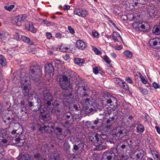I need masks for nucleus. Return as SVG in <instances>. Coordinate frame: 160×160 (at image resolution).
Wrapping results in <instances>:
<instances>
[{
	"mask_svg": "<svg viewBox=\"0 0 160 160\" xmlns=\"http://www.w3.org/2000/svg\"><path fill=\"white\" fill-rule=\"evenodd\" d=\"M30 72L32 79L38 81L42 75V72L40 67L38 65H34L31 67Z\"/></svg>",
	"mask_w": 160,
	"mask_h": 160,
	"instance_id": "f257e3e1",
	"label": "nucleus"
},
{
	"mask_svg": "<svg viewBox=\"0 0 160 160\" xmlns=\"http://www.w3.org/2000/svg\"><path fill=\"white\" fill-rule=\"evenodd\" d=\"M71 77L68 74H64L62 75V78L59 80V83L62 88L66 90L70 87Z\"/></svg>",
	"mask_w": 160,
	"mask_h": 160,
	"instance_id": "f03ea898",
	"label": "nucleus"
},
{
	"mask_svg": "<svg viewBox=\"0 0 160 160\" xmlns=\"http://www.w3.org/2000/svg\"><path fill=\"white\" fill-rule=\"evenodd\" d=\"M124 128L119 126L113 129L111 131V133L114 137H117L118 139H121L124 136Z\"/></svg>",
	"mask_w": 160,
	"mask_h": 160,
	"instance_id": "7ed1b4c3",
	"label": "nucleus"
},
{
	"mask_svg": "<svg viewBox=\"0 0 160 160\" xmlns=\"http://www.w3.org/2000/svg\"><path fill=\"white\" fill-rule=\"evenodd\" d=\"M76 81L75 82L76 85V89L77 92L80 94H82V96H85L86 94L84 93L86 91V89L85 86L81 83V81L80 79L79 78L76 79Z\"/></svg>",
	"mask_w": 160,
	"mask_h": 160,
	"instance_id": "20e7f679",
	"label": "nucleus"
},
{
	"mask_svg": "<svg viewBox=\"0 0 160 160\" xmlns=\"http://www.w3.org/2000/svg\"><path fill=\"white\" fill-rule=\"evenodd\" d=\"M89 139L94 145H97V143H102L100 136L96 133L90 134L89 136Z\"/></svg>",
	"mask_w": 160,
	"mask_h": 160,
	"instance_id": "39448f33",
	"label": "nucleus"
},
{
	"mask_svg": "<svg viewBox=\"0 0 160 160\" xmlns=\"http://www.w3.org/2000/svg\"><path fill=\"white\" fill-rule=\"evenodd\" d=\"M133 25L136 28L140 31H147L149 28L148 24L145 22H135L133 23Z\"/></svg>",
	"mask_w": 160,
	"mask_h": 160,
	"instance_id": "423d86ee",
	"label": "nucleus"
},
{
	"mask_svg": "<svg viewBox=\"0 0 160 160\" xmlns=\"http://www.w3.org/2000/svg\"><path fill=\"white\" fill-rule=\"evenodd\" d=\"M44 98L43 99L44 104L49 106L52 102V97L51 94L46 90L43 93Z\"/></svg>",
	"mask_w": 160,
	"mask_h": 160,
	"instance_id": "0eeeda50",
	"label": "nucleus"
},
{
	"mask_svg": "<svg viewBox=\"0 0 160 160\" xmlns=\"http://www.w3.org/2000/svg\"><path fill=\"white\" fill-rule=\"evenodd\" d=\"M106 99L107 103L110 104L111 108L114 109L117 108V100L115 97L112 96H110L109 98L107 97Z\"/></svg>",
	"mask_w": 160,
	"mask_h": 160,
	"instance_id": "6e6552de",
	"label": "nucleus"
},
{
	"mask_svg": "<svg viewBox=\"0 0 160 160\" xmlns=\"http://www.w3.org/2000/svg\"><path fill=\"white\" fill-rule=\"evenodd\" d=\"M128 140H126L122 142H120L117 147L116 150L117 152L118 153H121L122 152L120 149L123 150L125 149L127 146H128L129 147L132 146V144L129 143L128 142Z\"/></svg>",
	"mask_w": 160,
	"mask_h": 160,
	"instance_id": "1a4fd4ad",
	"label": "nucleus"
},
{
	"mask_svg": "<svg viewBox=\"0 0 160 160\" xmlns=\"http://www.w3.org/2000/svg\"><path fill=\"white\" fill-rule=\"evenodd\" d=\"M74 14L84 18L88 14V12L86 10L81 8H77L74 9L73 12Z\"/></svg>",
	"mask_w": 160,
	"mask_h": 160,
	"instance_id": "9d476101",
	"label": "nucleus"
},
{
	"mask_svg": "<svg viewBox=\"0 0 160 160\" xmlns=\"http://www.w3.org/2000/svg\"><path fill=\"white\" fill-rule=\"evenodd\" d=\"M54 128L53 125L51 124H49V125H44L43 126H41L39 129L42 133L46 132L47 133H51L52 132L51 128L53 129Z\"/></svg>",
	"mask_w": 160,
	"mask_h": 160,
	"instance_id": "9b49d317",
	"label": "nucleus"
},
{
	"mask_svg": "<svg viewBox=\"0 0 160 160\" xmlns=\"http://www.w3.org/2000/svg\"><path fill=\"white\" fill-rule=\"evenodd\" d=\"M34 158L36 160H45L41 156L39 153H37L34 155ZM18 160H32L30 156L28 154H23L20 157V158Z\"/></svg>",
	"mask_w": 160,
	"mask_h": 160,
	"instance_id": "f8f14e48",
	"label": "nucleus"
},
{
	"mask_svg": "<svg viewBox=\"0 0 160 160\" xmlns=\"http://www.w3.org/2000/svg\"><path fill=\"white\" fill-rule=\"evenodd\" d=\"M115 155L114 153L111 151L104 152L102 154V160H112Z\"/></svg>",
	"mask_w": 160,
	"mask_h": 160,
	"instance_id": "ddd939ff",
	"label": "nucleus"
},
{
	"mask_svg": "<svg viewBox=\"0 0 160 160\" xmlns=\"http://www.w3.org/2000/svg\"><path fill=\"white\" fill-rule=\"evenodd\" d=\"M45 71L46 74L53 76L54 73V68L51 63L45 64L44 66Z\"/></svg>",
	"mask_w": 160,
	"mask_h": 160,
	"instance_id": "4468645a",
	"label": "nucleus"
},
{
	"mask_svg": "<svg viewBox=\"0 0 160 160\" xmlns=\"http://www.w3.org/2000/svg\"><path fill=\"white\" fill-rule=\"evenodd\" d=\"M12 142L17 146L20 147L23 145L25 142V140L24 139H22L21 137L20 136L18 138L13 139Z\"/></svg>",
	"mask_w": 160,
	"mask_h": 160,
	"instance_id": "2eb2a0df",
	"label": "nucleus"
},
{
	"mask_svg": "<svg viewBox=\"0 0 160 160\" xmlns=\"http://www.w3.org/2000/svg\"><path fill=\"white\" fill-rule=\"evenodd\" d=\"M25 26L26 29L28 30L33 32H36V29L31 22L27 21L25 23Z\"/></svg>",
	"mask_w": 160,
	"mask_h": 160,
	"instance_id": "dca6fc26",
	"label": "nucleus"
},
{
	"mask_svg": "<svg viewBox=\"0 0 160 160\" xmlns=\"http://www.w3.org/2000/svg\"><path fill=\"white\" fill-rule=\"evenodd\" d=\"M115 118L114 117H109V119L106 121V128L108 129H110L112 127V124L114 122Z\"/></svg>",
	"mask_w": 160,
	"mask_h": 160,
	"instance_id": "f3484780",
	"label": "nucleus"
},
{
	"mask_svg": "<svg viewBox=\"0 0 160 160\" xmlns=\"http://www.w3.org/2000/svg\"><path fill=\"white\" fill-rule=\"evenodd\" d=\"M20 82L21 83L23 84H27L26 83H27L28 84L29 82L28 78L26 75L24 73H21L20 77Z\"/></svg>",
	"mask_w": 160,
	"mask_h": 160,
	"instance_id": "a211bd4d",
	"label": "nucleus"
},
{
	"mask_svg": "<svg viewBox=\"0 0 160 160\" xmlns=\"http://www.w3.org/2000/svg\"><path fill=\"white\" fill-rule=\"evenodd\" d=\"M149 44L150 46L159 45H160V38H155L151 39Z\"/></svg>",
	"mask_w": 160,
	"mask_h": 160,
	"instance_id": "6ab92c4d",
	"label": "nucleus"
},
{
	"mask_svg": "<svg viewBox=\"0 0 160 160\" xmlns=\"http://www.w3.org/2000/svg\"><path fill=\"white\" fill-rule=\"evenodd\" d=\"M144 151L142 149H139L136 155V158H134L133 160H142L144 156Z\"/></svg>",
	"mask_w": 160,
	"mask_h": 160,
	"instance_id": "aec40b11",
	"label": "nucleus"
},
{
	"mask_svg": "<svg viewBox=\"0 0 160 160\" xmlns=\"http://www.w3.org/2000/svg\"><path fill=\"white\" fill-rule=\"evenodd\" d=\"M19 16L13 17L12 19V23L14 25L20 26L21 25V21Z\"/></svg>",
	"mask_w": 160,
	"mask_h": 160,
	"instance_id": "412c9836",
	"label": "nucleus"
},
{
	"mask_svg": "<svg viewBox=\"0 0 160 160\" xmlns=\"http://www.w3.org/2000/svg\"><path fill=\"white\" fill-rule=\"evenodd\" d=\"M76 45L77 48L81 50L84 49L86 47V45L84 42L81 40L77 41Z\"/></svg>",
	"mask_w": 160,
	"mask_h": 160,
	"instance_id": "4be33fe9",
	"label": "nucleus"
},
{
	"mask_svg": "<svg viewBox=\"0 0 160 160\" xmlns=\"http://www.w3.org/2000/svg\"><path fill=\"white\" fill-rule=\"evenodd\" d=\"M113 39L115 42H119L120 40L122 41V38L119 34L117 32H114L112 34Z\"/></svg>",
	"mask_w": 160,
	"mask_h": 160,
	"instance_id": "5701e85b",
	"label": "nucleus"
},
{
	"mask_svg": "<svg viewBox=\"0 0 160 160\" xmlns=\"http://www.w3.org/2000/svg\"><path fill=\"white\" fill-rule=\"evenodd\" d=\"M9 144V142L6 139L3 137L0 138V145L3 147H6Z\"/></svg>",
	"mask_w": 160,
	"mask_h": 160,
	"instance_id": "b1692460",
	"label": "nucleus"
},
{
	"mask_svg": "<svg viewBox=\"0 0 160 160\" xmlns=\"http://www.w3.org/2000/svg\"><path fill=\"white\" fill-rule=\"evenodd\" d=\"M152 32L155 35H160V26H155L153 28Z\"/></svg>",
	"mask_w": 160,
	"mask_h": 160,
	"instance_id": "393cba45",
	"label": "nucleus"
},
{
	"mask_svg": "<svg viewBox=\"0 0 160 160\" xmlns=\"http://www.w3.org/2000/svg\"><path fill=\"white\" fill-rule=\"evenodd\" d=\"M137 132L141 134L144 131V128L142 125L139 123L137 124Z\"/></svg>",
	"mask_w": 160,
	"mask_h": 160,
	"instance_id": "a878e982",
	"label": "nucleus"
},
{
	"mask_svg": "<svg viewBox=\"0 0 160 160\" xmlns=\"http://www.w3.org/2000/svg\"><path fill=\"white\" fill-rule=\"evenodd\" d=\"M0 64L2 67L5 66L7 64L6 58L2 55H0Z\"/></svg>",
	"mask_w": 160,
	"mask_h": 160,
	"instance_id": "bb28decb",
	"label": "nucleus"
},
{
	"mask_svg": "<svg viewBox=\"0 0 160 160\" xmlns=\"http://www.w3.org/2000/svg\"><path fill=\"white\" fill-rule=\"evenodd\" d=\"M21 39L26 43L32 45L33 44V42L31 41L30 38L24 36H21Z\"/></svg>",
	"mask_w": 160,
	"mask_h": 160,
	"instance_id": "cd10ccee",
	"label": "nucleus"
},
{
	"mask_svg": "<svg viewBox=\"0 0 160 160\" xmlns=\"http://www.w3.org/2000/svg\"><path fill=\"white\" fill-rule=\"evenodd\" d=\"M148 15H149V17L151 18H154L156 15L154 10L153 9H149L148 12Z\"/></svg>",
	"mask_w": 160,
	"mask_h": 160,
	"instance_id": "c85d7f7f",
	"label": "nucleus"
},
{
	"mask_svg": "<svg viewBox=\"0 0 160 160\" xmlns=\"http://www.w3.org/2000/svg\"><path fill=\"white\" fill-rule=\"evenodd\" d=\"M72 96V94L71 93L68 94H65L63 95L64 98L67 100L66 101L68 102H70L71 101Z\"/></svg>",
	"mask_w": 160,
	"mask_h": 160,
	"instance_id": "c756f323",
	"label": "nucleus"
},
{
	"mask_svg": "<svg viewBox=\"0 0 160 160\" xmlns=\"http://www.w3.org/2000/svg\"><path fill=\"white\" fill-rule=\"evenodd\" d=\"M102 143H97V145H95L96 146V148L94 149L96 150L100 151L106 148V147L105 146L102 145Z\"/></svg>",
	"mask_w": 160,
	"mask_h": 160,
	"instance_id": "7c9ffc66",
	"label": "nucleus"
},
{
	"mask_svg": "<svg viewBox=\"0 0 160 160\" xmlns=\"http://www.w3.org/2000/svg\"><path fill=\"white\" fill-rule=\"evenodd\" d=\"M75 62L77 64L81 66L84 62V60L82 59L77 58L75 59Z\"/></svg>",
	"mask_w": 160,
	"mask_h": 160,
	"instance_id": "2f4dec72",
	"label": "nucleus"
},
{
	"mask_svg": "<svg viewBox=\"0 0 160 160\" xmlns=\"http://www.w3.org/2000/svg\"><path fill=\"white\" fill-rule=\"evenodd\" d=\"M40 112L41 114H43V113H47V112L46 111L47 108L44 105H42L39 108Z\"/></svg>",
	"mask_w": 160,
	"mask_h": 160,
	"instance_id": "473e14b6",
	"label": "nucleus"
},
{
	"mask_svg": "<svg viewBox=\"0 0 160 160\" xmlns=\"http://www.w3.org/2000/svg\"><path fill=\"white\" fill-rule=\"evenodd\" d=\"M22 92L25 96H27L29 93V89L27 86L25 85L23 87Z\"/></svg>",
	"mask_w": 160,
	"mask_h": 160,
	"instance_id": "72a5a7b5",
	"label": "nucleus"
},
{
	"mask_svg": "<svg viewBox=\"0 0 160 160\" xmlns=\"http://www.w3.org/2000/svg\"><path fill=\"white\" fill-rule=\"evenodd\" d=\"M45 114H42L41 116L42 119L44 121L49 120L50 119V117L49 114L45 113Z\"/></svg>",
	"mask_w": 160,
	"mask_h": 160,
	"instance_id": "f704fd0d",
	"label": "nucleus"
},
{
	"mask_svg": "<svg viewBox=\"0 0 160 160\" xmlns=\"http://www.w3.org/2000/svg\"><path fill=\"white\" fill-rule=\"evenodd\" d=\"M119 86L121 88L125 90H128V85H127L126 82L123 81H122Z\"/></svg>",
	"mask_w": 160,
	"mask_h": 160,
	"instance_id": "c9c22d12",
	"label": "nucleus"
},
{
	"mask_svg": "<svg viewBox=\"0 0 160 160\" xmlns=\"http://www.w3.org/2000/svg\"><path fill=\"white\" fill-rule=\"evenodd\" d=\"M124 55L128 58H131L132 57V53L130 51H126L124 52Z\"/></svg>",
	"mask_w": 160,
	"mask_h": 160,
	"instance_id": "e433bc0d",
	"label": "nucleus"
},
{
	"mask_svg": "<svg viewBox=\"0 0 160 160\" xmlns=\"http://www.w3.org/2000/svg\"><path fill=\"white\" fill-rule=\"evenodd\" d=\"M89 99L87 98L83 99L81 102V103L82 105L85 106L88 105L89 104Z\"/></svg>",
	"mask_w": 160,
	"mask_h": 160,
	"instance_id": "4c0bfd02",
	"label": "nucleus"
},
{
	"mask_svg": "<svg viewBox=\"0 0 160 160\" xmlns=\"http://www.w3.org/2000/svg\"><path fill=\"white\" fill-rule=\"evenodd\" d=\"M64 149L65 151H67L70 148V146L68 141H65L63 145Z\"/></svg>",
	"mask_w": 160,
	"mask_h": 160,
	"instance_id": "58836bf2",
	"label": "nucleus"
},
{
	"mask_svg": "<svg viewBox=\"0 0 160 160\" xmlns=\"http://www.w3.org/2000/svg\"><path fill=\"white\" fill-rule=\"evenodd\" d=\"M15 7V5L12 4L9 6H4V8L8 11H11Z\"/></svg>",
	"mask_w": 160,
	"mask_h": 160,
	"instance_id": "ea45409f",
	"label": "nucleus"
},
{
	"mask_svg": "<svg viewBox=\"0 0 160 160\" xmlns=\"http://www.w3.org/2000/svg\"><path fill=\"white\" fill-rule=\"evenodd\" d=\"M139 89L143 95H146L148 93V91L146 89H143L141 87H139Z\"/></svg>",
	"mask_w": 160,
	"mask_h": 160,
	"instance_id": "a19ab883",
	"label": "nucleus"
},
{
	"mask_svg": "<svg viewBox=\"0 0 160 160\" xmlns=\"http://www.w3.org/2000/svg\"><path fill=\"white\" fill-rule=\"evenodd\" d=\"M134 0H129L128 1L129 3L133 7L136 6L138 4V2H134Z\"/></svg>",
	"mask_w": 160,
	"mask_h": 160,
	"instance_id": "79ce46f5",
	"label": "nucleus"
},
{
	"mask_svg": "<svg viewBox=\"0 0 160 160\" xmlns=\"http://www.w3.org/2000/svg\"><path fill=\"white\" fill-rule=\"evenodd\" d=\"M103 59L108 64H110L111 60L107 56H104Z\"/></svg>",
	"mask_w": 160,
	"mask_h": 160,
	"instance_id": "37998d69",
	"label": "nucleus"
},
{
	"mask_svg": "<svg viewBox=\"0 0 160 160\" xmlns=\"http://www.w3.org/2000/svg\"><path fill=\"white\" fill-rule=\"evenodd\" d=\"M20 18L21 21H23L27 19L28 18V16L25 14H22L18 15Z\"/></svg>",
	"mask_w": 160,
	"mask_h": 160,
	"instance_id": "c03bdc74",
	"label": "nucleus"
},
{
	"mask_svg": "<svg viewBox=\"0 0 160 160\" xmlns=\"http://www.w3.org/2000/svg\"><path fill=\"white\" fill-rule=\"evenodd\" d=\"M93 50L94 52L97 55L101 54L102 53V52L96 48L93 47Z\"/></svg>",
	"mask_w": 160,
	"mask_h": 160,
	"instance_id": "a18cd8bd",
	"label": "nucleus"
},
{
	"mask_svg": "<svg viewBox=\"0 0 160 160\" xmlns=\"http://www.w3.org/2000/svg\"><path fill=\"white\" fill-rule=\"evenodd\" d=\"M114 81L116 84L120 86V84L122 81L118 78H115L114 79Z\"/></svg>",
	"mask_w": 160,
	"mask_h": 160,
	"instance_id": "49530a36",
	"label": "nucleus"
},
{
	"mask_svg": "<svg viewBox=\"0 0 160 160\" xmlns=\"http://www.w3.org/2000/svg\"><path fill=\"white\" fill-rule=\"evenodd\" d=\"M0 39L5 40L6 39L5 34L3 32L0 31Z\"/></svg>",
	"mask_w": 160,
	"mask_h": 160,
	"instance_id": "de8ad7c7",
	"label": "nucleus"
},
{
	"mask_svg": "<svg viewBox=\"0 0 160 160\" xmlns=\"http://www.w3.org/2000/svg\"><path fill=\"white\" fill-rule=\"evenodd\" d=\"M53 159L54 160H60V156L58 154H56L53 156ZM49 160H52V159L51 158Z\"/></svg>",
	"mask_w": 160,
	"mask_h": 160,
	"instance_id": "09e8293b",
	"label": "nucleus"
},
{
	"mask_svg": "<svg viewBox=\"0 0 160 160\" xmlns=\"http://www.w3.org/2000/svg\"><path fill=\"white\" fill-rule=\"evenodd\" d=\"M85 111L87 113H89L93 111V110L91 108H90L88 107H86L85 108Z\"/></svg>",
	"mask_w": 160,
	"mask_h": 160,
	"instance_id": "8fccbe9b",
	"label": "nucleus"
},
{
	"mask_svg": "<svg viewBox=\"0 0 160 160\" xmlns=\"http://www.w3.org/2000/svg\"><path fill=\"white\" fill-rule=\"evenodd\" d=\"M140 78L141 80L143 83L145 84H146L147 83V81L145 79V78L141 74L140 75Z\"/></svg>",
	"mask_w": 160,
	"mask_h": 160,
	"instance_id": "3c124183",
	"label": "nucleus"
},
{
	"mask_svg": "<svg viewBox=\"0 0 160 160\" xmlns=\"http://www.w3.org/2000/svg\"><path fill=\"white\" fill-rule=\"evenodd\" d=\"M56 130H57V132H58L59 135L62 134V129L61 128L57 127L56 128Z\"/></svg>",
	"mask_w": 160,
	"mask_h": 160,
	"instance_id": "603ef678",
	"label": "nucleus"
},
{
	"mask_svg": "<svg viewBox=\"0 0 160 160\" xmlns=\"http://www.w3.org/2000/svg\"><path fill=\"white\" fill-rule=\"evenodd\" d=\"M68 29L69 32L73 34L74 33V29L71 26H68Z\"/></svg>",
	"mask_w": 160,
	"mask_h": 160,
	"instance_id": "864d4df0",
	"label": "nucleus"
},
{
	"mask_svg": "<svg viewBox=\"0 0 160 160\" xmlns=\"http://www.w3.org/2000/svg\"><path fill=\"white\" fill-rule=\"evenodd\" d=\"M35 107L36 106L33 105L32 107H31V108L30 109L33 111H38L39 109V107H38L37 108H36Z\"/></svg>",
	"mask_w": 160,
	"mask_h": 160,
	"instance_id": "5fc2aeb1",
	"label": "nucleus"
},
{
	"mask_svg": "<svg viewBox=\"0 0 160 160\" xmlns=\"http://www.w3.org/2000/svg\"><path fill=\"white\" fill-rule=\"evenodd\" d=\"M152 85L155 89L159 88L160 87V85L156 82H154L152 84Z\"/></svg>",
	"mask_w": 160,
	"mask_h": 160,
	"instance_id": "6e6d98bb",
	"label": "nucleus"
},
{
	"mask_svg": "<svg viewBox=\"0 0 160 160\" xmlns=\"http://www.w3.org/2000/svg\"><path fill=\"white\" fill-rule=\"evenodd\" d=\"M122 48V45H119L117 46H115L114 47V48L117 50H121Z\"/></svg>",
	"mask_w": 160,
	"mask_h": 160,
	"instance_id": "4d7b16f0",
	"label": "nucleus"
},
{
	"mask_svg": "<svg viewBox=\"0 0 160 160\" xmlns=\"http://www.w3.org/2000/svg\"><path fill=\"white\" fill-rule=\"evenodd\" d=\"M70 6L68 5H65L63 7V9L64 10H68L70 8Z\"/></svg>",
	"mask_w": 160,
	"mask_h": 160,
	"instance_id": "13d9d810",
	"label": "nucleus"
},
{
	"mask_svg": "<svg viewBox=\"0 0 160 160\" xmlns=\"http://www.w3.org/2000/svg\"><path fill=\"white\" fill-rule=\"evenodd\" d=\"M126 81L129 83H132V81L131 79L129 77H126L125 78Z\"/></svg>",
	"mask_w": 160,
	"mask_h": 160,
	"instance_id": "bf43d9fd",
	"label": "nucleus"
},
{
	"mask_svg": "<svg viewBox=\"0 0 160 160\" xmlns=\"http://www.w3.org/2000/svg\"><path fill=\"white\" fill-rule=\"evenodd\" d=\"M92 34L93 36L96 38H97L98 36V33L96 32H92Z\"/></svg>",
	"mask_w": 160,
	"mask_h": 160,
	"instance_id": "052dcab7",
	"label": "nucleus"
},
{
	"mask_svg": "<svg viewBox=\"0 0 160 160\" xmlns=\"http://www.w3.org/2000/svg\"><path fill=\"white\" fill-rule=\"evenodd\" d=\"M93 72L95 74H97L98 72V70L97 68H93Z\"/></svg>",
	"mask_w": 160,
	"mask_h": 160,
	"instance_id": "680f3d73",
	"label": "nucleus"
},
{
	"mask_svg": "<svg viewBox=\"0 0 160 160\" xmlns=\"http://www.w3.org/2000/svg\"><path fill=\"white\" fill-rule=\"evenodd\" d=\"M56 37L57 38H61L62 37V36L61 34L60 33H58V32L57 33H56Z\"/></svg>",
	"mask_w": 160,
	"mask_h": 160,
	"instance_id": "e2e57ef3",
	"label": "nucleus"
},
{
	"mask_svg": "<svg viewBox=\"0 0 160 160\" xmlns=\"http://www.w3.org/2000/svg\"><path fill=\"white\" fill-rule=\"evenodd\" d=\"M79 148L78 146L76 145H74V146H73V149L75 151H78V150H79Z\"/></svg>",
	"mask_w": 160,
	"mask_h": 160,
	"instance_id": "0e129e2a",
	"label": "nucleus"
},
{
	"mask_svg": "<svg viewBox=\"0 0 160 160\" xmlns=\"http://www.w3.org/2000/svg\"><path fill=\"white\" fill-rule=\"evenodd\" d=\"M46 36L47 37V38L48 39H50L51 38H52V36L51 33H47L46 34Z\"/></svg>",
	"mask_w": 160,
	"mask_h": 160,
	"instance_id": "69168bd1",
	"label": "nucleus"
},
{
	"mask_svg": "<svg viewBox=\"0 0 160 160\" xmlns=\"http://www.w3.org/2000/svg\"><path fill=\"white\" fill-rule=\"evenodd\" d=\"M25 103L23 101H21L20 102L21 107L23 108L24 107Z\"/></svg>",
	"mask_w": 160,
	"mask_h": 160,
	"instance_id": "338daca9",
	"label": "nucleus"
},
{
	"mask_svg": "<svg viewBox=\"0 0 160 160\" xmlns=\"http://www.w3.org/2000/svg\"><path fill=\"white\" fill-rule=\"evenodd\" d=\"M156 128L158 132L160 134V128L156 126Z\"/></svg>",
	"mask_w": 160,
	"mask_h": 160,
	"instance_id": "774afa93",
	"label": "nucleus"
}]
</instances>
